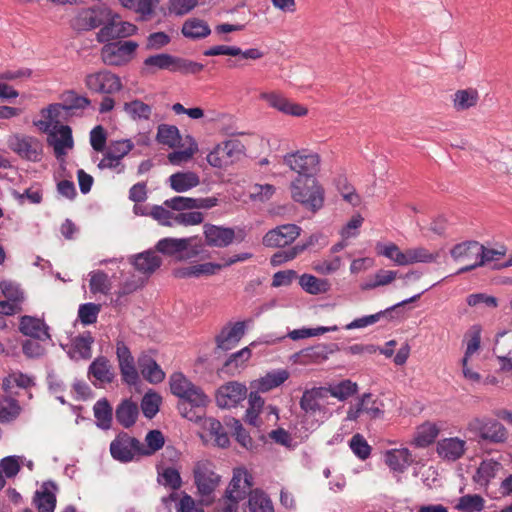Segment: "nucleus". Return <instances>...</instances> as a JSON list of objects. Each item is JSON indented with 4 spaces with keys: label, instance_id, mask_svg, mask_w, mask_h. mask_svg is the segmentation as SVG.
<instances>
[{
    "label": "nucleus",
    "instance_id": "37998d69",
    "mask_svg": "<svg viewBox=\"0 0 512 512\" xmlns=\"http://www.w3.org/2000/svg\"><path fill=\"white\" fill-rule=\"evenodd\" d=\"M89 276V288L92 294L100 293L108 295L110 293L112 289V282L105 272L101 270L92 271Z\"/></svg>",
    "mask_w": 512,
    "mask_h": 512
},
{
    "label": "nucleus",
    "instance_id": "c85d7f7f",
    "mask_svg": "<svg viewBox=\"0 0 512 512\" xmlns=\"http://www.w3.org/2000/svg\"><path fill=\"white\" fill-rule=\"evenodd\" d=\"M63 112H67L64 106L60 103L50 104L46 109L41 111L42 120H39L36 125L43 131L47 132L51 127L58 128L62 118Z\"/></svg>",
    "mask_w": 512,
    "mask_h": 512
},
{
    "label": "nucleus",
    "instance_id": "58836bf2",
    "mask_svg": "<svg viewBox=\"0 0 512 512\" xmlns=\"http://www.w3.org/2000/svg\"><path fill=\"white\" fill-rule=\"evenodd\" d=\"M439 428L434 423H424L418 427L412 444L419 448H425L431 445L439 434Z\"/></svg>",
    "mask_w": 512,
    "mask_h": 512
},
{
    "label": "nucleus",
    "instance_id": "bf43d9fd",
    "mask_svg": "<svg viewBox=\"0 0 512 512\" xmlns=\"http://www.w3.org/2000/svg\"><path fill=\"white\" fill-rule=\"evenodd\" d=\"M358 404L362 413L368 414L371 418H379L383 415L378 401L370 393L364 394Z\"/></svg>",
    "mask_w": 512,
    "mask_h": 512
},
{
    "label": "nucleus",
    "instance_id": "1a4fd4ad",
    "mask_svg": "<svg viewBox=\"0 0 512 512\" xmlns=\"http://www.w3.org/2000/svg\"><path fill=\"white\" fill-rule=\"evenodd\" d=\"M84 83L88 90L99 94H113L122 89L120 77L106 69L88 74Z\"/></svg>",
    "mask_w": 512,
    "mask_h": 512
},
{
    "label": "nucleus",
    "instance_id": "423d86ee",
    "mask_svg": "<svg viewBox=\"0 0 512 512\" xmlns=\"http://www.w3.org/2000/svg\"><path fill=\"white\" fill-rule=\"evenodd\" d=\"M194 241V237H167L157 242L156 250L164 255L176 257L178 260H188L200 253L199 247L193 244Z\"/></svg>",
    "mask_w": 512,
    "mask_h": 512
},
{
    "label": "nucleus",
    "instance_id": "e433bc0d",
    "mask_svg": "<svg viewBox=\"0 0 512 512\" xmlns=\"http://www.w3.org/2000/svg\"><path fill=\"white\" fill-rule=\"evenodd\" d=\"M289 378V372L285 369L268 372L255 382V387L261 392H268L279 387Z\"/></svg>",
    "mask_w": 512,
    "mask_h": 512
},
{
    "label": "nucleus",
    "instance_id": "7ed1b4c3",
    "mask_svg": "<svg viewBox=\"0 0 512 512\" xmlns=\"http://www.w3.org/2000/svg\"><path fill=\"white\" fill-rule=\"evenodd\" d=\"M178 398L177 407L184 418L194 422L202 419L205 413L204 408L209 403V398L200 387L192 385Z\"/></svg>",
    "mask_w": 512,
    "mask_h": 512
},
{
    "label": "nucleus",
    "instance_id": "69168bd1",
    "mask_svg": "<svg viewBox=\"0 0 512 512\" xmlns=\"http://www.w3.org/2000/svg\"><path fill=\"white\" fill-rule=\"evenodd\" d=\"M162 485L177 490L182 485V480L178 470L172 467L165 468L158 478Z\"/></svg>",
    "mask_w": 512,
    "mask_h": 512
},
{
    "label": "nucleus",
    "instance_id": "c03bdc74",
    "mask_svg": "<svg viewBox=\"0 0 512 512\" xmlns=\"http://www.w3.org/2000/svg\"><path fill=\"white\" fill-rule=\"evenodd\" d=\"M94 417L97 420V426L101 429H109L112 423V407L107 399L102 398L98 400L94 407Z\"/></svg>",
    "mask_w": 512,
    "mask_h": 512
},
{
    "label": "nucleus",
    "instance_id": "c756f323",
    "mask_svg": "<svg viewBox=\"0 0 512 512\" xmlns=\"http://www.w3.org/2000/svg\"><path fill=\"white\" fill-rule=\"evenodd\" d=\"M120 4L134 11L143 21L150 20L155 14L159 0H119Z\"/></svg>",
    "mask_w": 512,
    "mask_h": 512
},
{
    "label": "nucleus",
    "instance_id": "4d7b16f0",
    "mask_svg": "<svg viewBox=\"0 0 512 512\" xmlns=\"http://www.w3.org/2000/svg\"><path fill=\"white\" fill-rule=\"evenodd\" d=\"M35 503L39 512H54L56 496L44 486L42 491L36 492Z\"/></svg>",
    "mask_w": 512,
    "mask_h": 512
},
{
    "label": "nucleus",
    "instance_id": "79ce46f5",
    "mask_svg": "<svg viewBox=\"0 0 512 512\" xmlns=\"http://www.w3.org/2000/svg\"><path fill=\"white\" fill-rule=\"evenodd\" d=\"M479 94L476 89L468 88L458 90L454 94L453 105L457 111H464L477 105Z\"/></svg>",
    "mask_w": 512,
    "mask_h": 512
},
{
    "label": "nucleus",
    "instance_id": "0e129e2a",
    "mask_svg": "<svg viewBox=\"0 0 512 512\" xmlns=\"http://www.w3.org/2000/svg\"><path fill=\"white\" fill-rule=\"evenodd\" d=\"M500 464L496 461H483L477 469V481L481 484H487L494 478L499 470Z\"/></svg>",
    "mask_w": 512,
    "mask_h": 512
},
{
    "label": "nucleus",
    "instance_id": "2f4dec72",
    "mask_svg": "<svg viewBox=\"0 0 512 512\" xmlns=\"http://www.w3.org/2000/svg\"><path fill=\"white\" fill-rule=\"evenodd\" d=\"M89 374L101 383H111L115 377L114 368L105 357H98L90 364Z\"/></svg>",
    "mask_w": 512,
    "mask_h": 512
},
{
    "label": "nucleus",
    "instance_id": "cd10ccee",
    "mask_svg": "<svg viewBox=\"0 0 512 512\" xmlns=\"http://www.w3.org/2000/svg\"><path fill=\"white\" fill-rule=\"evenodd\" d=\"M132 264L138 272L150 275L161 266L162 259L156 251L148 250L135 255Z\"/></svg>",
    "mask_w": 512,
    "mask_h": 512
},
{
    "label": "nucleus",
    "instance_id": "2eb2a0df",
    "mask_svg": "<svg viewBox=\"0 0 512 512\" xmlns=\"http://www.w3.org/2000/svg\"><path fill=\"white\" fill-rule=\"evenodd\" d=\"M259 97L261 100L265 101L271 108H274L279 112H282L287 115L302 117L308 113L306 107L291 102L280 92H262Z\"/></svg>",
    "mask_w": 512,
    "mask_h": 512
},
{
    "label": "nucleus",
    "instance_id": "09e8293b",
    "mask_svg": "<svg viewBox=\"0 0 512 512\" xmlns=\"http://www.w3.org/2000/svg\"><path fill=\"white\" fill-rule=\"evenodd\" d=\"M358 391V385L351 380H343L336 385L327 388V396L331 395L340 401L347 400L349 397L356 394Z\"/></svg>",
    "mask_w": 512,
    "mask_h": 512
},
{
    "label": "nucleus",
    "instance_id": "a878e982",
    "mask_svg": "<svg viewBox=\"0 0 512 512\" xmlns=\"http://www.w3.org/2000/svg\"><path fill=\"white\" fill-rule=\"evenodd\" d=\"M413 462L412 453L407 448L392 449L385 454V463L394 472L403 473Z\"/></svg>",
    "mask_w": 512,
    "mask_h": 512
},
{
    "label": "nucleus",
    "instance_id": "7c9ffc66",
    "mask_svg": "<svg viewBox=\"0 0 512 512\" xmlns=\"http://www.w3.org/2000/svg\"><path fill=\"white\" fill-rule=\"evenodd\" d=\"M94 338L90 332H85L72 341L69 351L70 357L73 359H89L92 356V344Z\"/></svg>",
    "mask_w": 512,
    "mask_h": 512
},
{
    "label": "nucleus",
    "instance_id": "dca6fc26",
    "mask_svg": "<svg viewBox=\"0 0 512 512\" xmlns=\"http://www.w3.org/2000/svg\"><path fill=\"white\" fill-rule=\"evenodd\" d=\"M246 397V386L239 382L231 381L219 387L216 394V402L221 408H232L245 400Z\"/></svg>",
    "mask_w": 512,
    "mask_h": 512
},
{
    "label": "nucleus",
    "instance_id": "13d9d810",
    "mask_svg": "<svg viewBox=\"0 0 512 512\" xmlns=\"http://www.w3.org/2000/svg\"><path fill=\"white\" fill-rule=\"evenodd\" d=\"M163 206L154 205L149 210V216H151L154 220L158 221L159 224L163 226L172 227L175 225L174 218L176 214L171 212L164 203Z\"/></svg>",
    "mask_w": 512,
    "mask_h": 512
},
{
    "label": "nucleus",
    "instance_id": "f8f14e48",
    "mask_svg": "<svg viewBox=\"0 0 512 512\" xmlns=\"http://www.w3.org/2000/svg\"><path fill=\"white\" fill-rule=\"evenodd\" d=\"M481 253L482 244L477 241H466L455 245L450 251L451 257L456 262L465 263V266L461 267L457 274H462L479 267V264H475V262H478Z\"/></svg>",
    "mask_w": 512,
    "mask_h": 512
},
{
    "label": "nucleus",
    "instance_id": "ea45409f",
    "mask_svg": "<svg viewBox=\"0 0 512 512\" xmlns=\"http://www.w3.org/2000/svg\"><path fill=\"white\" fill-rule=\"evenodd\" d=\"M301 288L312 295L326 293L330 289V283L327 279H320L311 274H303L299 278Z\"/></svg>",
    "mask_w": 512,
    "mask_h": 512
},
{
    "label": "nucleus",
    "instance_id": "774afa93",
    "mask_svg": "<svg viewBox=\"0 0 512 512\" xmlns=\"http://www.w3.org/2000/svg\"><path fill=\"white\" fill-rule=\"evenodd\" d=\"M161 398L156 393H147L142 399L141 408L145 417L153 418L158 410Z\"/></svg>",
    "mask_w": 512,
    "mask_h": 512
},
{
    "label": "nucleus",
    "instance_id": "a211bd4d",
    "mask_svg": "<svg viewBox=\"0 0 512 512\" xmlns=\"http://www.w3.org/2000/svg\"><path fill=\"white\" fill-rule=\"evenodd\" d=\"M116 355L122 380L129 385L135 384L138 380V372L135 367L134 358L122 340H118L116 343Z\"/></svg>",
    "mask_w": 512,
    "mask_h": 512
},
{
    "label": "nucleus",
    "instance_id": "a18cd8bd",
    "mask_svg": "<svg viewBox=\"0 0 512 512\" xmlns=\"http://www.w3.org/2000/svg\"><path fill=\"white\" fill-rule=\"evenodd\" d=\"M119 15L111 10V16L105 19L103 27L97 33V41L100 43L110 42L113 39L120 38L119 30L116 26V20Z\"/></svg>",
    "mask_w": 512,
    "mask_h": 512
},
{
    "label": "nucleus",
    "instance_id": "e2e57ef3",
    "mask_svg": "<svg viewBox=\"0 0 512 512\" xmlns=\"http://www.w3.org/2000/svg\"><path fill=\"white\" fill-rule=\"evenodd\" d=\"M64 103L62 104L66 111L74 109H85L91 104L89 98L78 95L74 91H68L64 94Z\"/></svg>",
    "mask_w": 512,
    "mask_h": 512
},
{
    "label": "nucleus",
    "instance_id": "9b49d317",
    "mask_svg": "<svg viewBox=\"0 0 512 512\" xmlns=\"http://www.w3.org/2000/svg\"><path fill=\"white\" fill-rule=\"evenodd\" d=\"M141 442L125 432L119 433L110 444L111 456L122 463L131 462L141 456Z\"/></svg>",
    "mask_w": 512,
    "mask_h": 512
},
{
    "label": "nucleus",
    "instance_id": "c9c22d12",
    "mask_svg": "<svg viewBox=\"0 0 512 512\" xmlns=\"http://www.w3.org/2000/svg\"><path fill=\"white\" fill-rule=\"evenodd\" d=\"M181 32L186 38L196 40L210 35L211 29L206 21L198 18H189L184 22Z\"/></svg>",
    "mask_w": 512,
    "mask_h": 512
},
{
    "label": "nucleus",
    "instance_id": "6e6d98bb",
    "mask_svg": "<svg viewBox=\"0 0 512 512\" xmlns=\"http://www.w3.org/2000/svg\"><path fill=\"white\" fill-rule=\"evenodd\" d=\"M376 250L378 255L384 256L385 258L391 260L398 266H403V256L404 251H402L398 245L393 242H389L387 244L378 243L376 245Z\"/></svg>",
    "mask_w": 512,
    "mask_h": 512
},
{
    "label": "nucleus",
    "instance_id": "5701e85b",
    "mask_svg": "<svg viewBox=\"0 0 512 512\" xmlns=\"http://www.w3.org/2000/svg\"><path fill=\"white\" fill-rule=\"evenodd\" d=\"M217 202L218 200L215 197L197 199L191 197L176 196L170 199H166L164 204L168 208H171V210L184 211L197 208L209 209L216 206Z\"/></svg>",
    "mask_w": 512,
    "mask_h": 512
},
{
    "label": "nucleus",
    "instance_id": "f3484780",
    "mask_svg": "<svg viewBox=\"0 0 512 512\" xmlns=\"http://www.w3.org/2000/svg\"><path fill=\"white\" fill-rule=\"evenodd\" d=\"M301 228L295 224H285L268 231L263 237L266 247H284L291 244L299 235Z\"/></svg>",
    "mask_w": 512,
    "mask_h": 512
},
{
    "label": "nucleus",
    "instance_id": "864d4df0",
    "mask_svg": "<svg viewBox=\"0 0 512 512\" xmlns=\"http://www.w3.org/2000/svg\"><path fill=\"white\" fill-rule=\"evenodd\" d=\"M312 244L313 237H310V240L305 244H297L291 248L275 253L271 259V262L273 265H280L286 261L293 260Z\"/></svg>",
    "mask_w": 512,
    "mask_h": 512
},
{
    "label": "nucleus",
    "instance_id": "49530a36",
    "mask_svg": "<svg viewBox=\"0 0 512 512\" xmlns=\"http://www.w3.org/2000/svg\"><path fill=\"white\" fill-rule=\"evenodd\" d=\"M19 402L11 397L0 399V423H9L14 421L21 413Z\"/></svg>",
    "mask_w": 512,
    "mask_h": 512
},
{
    "label": "nucleus",
    "instance_id": "052dcab7",
    "mask_svg": "<svg viewBox=\"0 0 512 512\" xmlns=\"http://www.w3.org/2000/svg\"><path fill=\"white\" fill-rule=\"evenodd\" d=\"M134 148V143L130 139H122L117 141H111L106 151L109 155H112L119 160H122L128 155Z\"/></svg>",
    "mask_w": 512,
    "mask_h": 512
},
{
    "label": "nucleus",
    "instance_id": "6e6552de",
    "mask_svg": "<svg viewBox=\"0 0 512 512\" xmlns=\"http://www.w3.org/2000/svg\"><path fill=\"white\" fill-rule=\"evenodd\" d=\"M109 16L111 9L105 5L83 8L71 20V27L76 31H89L100 27Z\"/></svg>",
    "mask_w": 512,
    "mask_h": 512
},
{
    "label": "nucleus",
    "instance_id": "3c124183",
    "mask_svg": "<svg viewBox=\"0 0 512 512\" xmlns=\"http://www.w3.org/2000/svg\"><path fill=\"white\" fill-rule=\"evenodd\" d=\"M204 426L209 431L211 437L214 438L217 446L225 448L229 445V437L220 421L214 418H208L205 420Z\"/></svg>",
    "mask_w": 512,
    "mask_h": 512
},
{
    "label": "nucleus",
    "instance_id": "412c9836",
    "mask_svg": "<svg viewBox=\"0 0 512 512\" xmlns=\"http://www.w3.org/2000/svg\"><path fill=\"white\" fill-rule=\"evenodd\" d=\"M48 142L53 147L56 158H62L67 150L74 147L72 129L68 125H59L49 133Z\"/></svg>",
    "mask_w": 512,
    "mask_h": 512
},
{
    "label": "nucleus",
    "instance_id": "5fc2aeb1",
    "mask_svg": "<svg viewBox=\"0 0 512 512\" xmlns=\"http://www.w3.org/2000/svg\"><path fill=\"white\" fill-rule=\"evenodd\" d=\"M157 141L169 147H174L180 142L179 130L176 126L161 124L157 130Z\"/></svg>",
    "mask_w": 512,
    "mask_h": 512
},
{
    "label": "nucleus",
    "instance_id": "6ab92c4d",
    "mask_svg": "<svg viewBox=\"0 0 512 512\" xmlns=\"http://www.w3.org/2000/svg\"><path fill=\"white\" fill-rule=\"evenodd\" d=\"M252 486V475L245 468H235L226 493L230 494V497L243 500L247 495L250 497V493L254 491Z\"/></svg>",
    "mask_w": 512,
    "mask_h": 512
},
{
    "label": "nucleus",
    "instance_id": "4468645a",
    "mask_svg": "<svg viewBox=\"0 0 512 512\" xmlns=\"http://www.w3.org/2000/svg\"><path fill=\"white\" fill-rule=\"evenodd\" d=\"M194 481L201 496H210L219 484V476L209 461H199L194 467Z\"/></svg>",
    "mask_w": 512,
    "mask_h": 512
},
{
    "label": "nucleus",
    "instance_id": "f257e3e1",
    "mask_svg": "<svg viewBox=\"0 0 512 512\" xmlns=\"http://www.w3.org/2000/svg\"><path fill=\"white\" fill-rule=\"evenodd\" d=\"M292 199L311 212H317L324 205V189L315 177L297 176L290 183Z\"/></svg>",
    "mask_w": 512,
    "mask_h": 512
},
{
    "label": "nucleus",
    "instance_id": "39448f33",
    "mask_svg": "<svg viewBox=\"0 0 512 512\" xmlns=\"http://www.w3.org/2000/svg\"><path fill=\"white\" fill-rule=\"evenodd\" d=\"M467 429L477 433L481 441L492 444L504 443L508 438V431L499 421L475 417L467 424Z\"/></svg>",
    "mask_w": 512,
    "mask_h": 512
},
{
    "label": "nucleus",
    "instance_id": "473e14b6",
    "mask_svg": "<svg viewBox=\"0 0 512 512\" xmlns=\"http://www.w3.org/2000/svg\"><path fill=\"white\" fill-rule=\"evenodd\" d=\"M507 334V331L497 333L496 349L500 352L497 355L498 370L499 374H504L506 377H512V349H507L500 341Z\"/></svg>",
    "mask_w": 512,
    "mask_h": 512
},
{
    "label": "nucleus",
    "instance_id": "9d476101",
    "mask_svg": "<svg viewBox=\"0 0 512 512\" xmlns=\"http://www.w3.org/2000/svg\"><path fill=\"white\" fill-rule=\"evenodd\" d=\"M243 145L238 140H228L218 144L208 155V163L216 168H226L239 159Z\"/></svg>",
    "mask_w": 512,
    "mask_h": 512
},
{
    "label": "nucleus",
    "instance_id": "de8ad7c7",
    "mask_svg": "<svg viewBox=\"0 0 512 512\" xmlns=\"http://www.w3.org/2000/svg\"><path fill=\"white\" fill-rule=\"evenodd\" d=\"M165 440L161 431L151 430L145 437V444L141 443V456H151L164 446Z\"/></svg>",
    "mask_w": 512,
    "mask_h": 512
},
{
    "label": "nucleus",
    "instance_id": "680f3d73",
    "mask_svg": "<svg viewBox=\"0 0 512 512\" xmlns=\"http://www.w3.org/2000/svg\"><path fill=\"white\" fill-rule=\"evenodd\" d=\"M101 306L95 303H85L80 305L78 318L84 325L94 324L97 321Z\"/></svg>",
    "mask_w": 512,
    "mask_h": 512
},
{
    "label": "nucleus",
    "instance_id": "72a5a7b5",
    "mask_svg": "<svg viewBox=\"0 0 512 512\" xmlns=\"http://www.w3.org/2000/svg\"><path fill=\"white\" fill-rule=\"evenodd\" d=\"M138 413L137 404L126 399L117 406L115 417L119 424L125 428H129L136 422Z\"/></svg>",
    "mask_w": 512,
    "mask_h": 512
},
{
    "label": "nucleus",
    "instance_id": "ddd939ff",
    "mask_svg": "<svg viewBox=\"0 0 512 512\" xmlns=\"http://www.w3.org/2000/svg\"><path fill=\"white\" fill-rule=\"evenodd\" d=\"M9 148L21 158L29 161H39L43 152L41 142L27 135H12L8 139Z\"/></svg>",
    "mask_w": 512,
    "mask_h": 512
},
{
    "label": "nucleus",
    "instance_id": "a19ab883",
    "mask_svg": "<svg viewBox=\"0 0 512 512\" xmlns=\"http://www.w3.org/2000/svg\"><path fill=\"white\" fill-rule=\"evenodd\" d=\"M248 512H274V506L265 492L255 489L248 498Z\"/></svg>",
    "mask_w": 512,
    "mask_h": 512
},
{
    "label": "nucleus",
    "instance_id": "b1692460",
    "mask_svg": "<svg viewBox=\"0 0 512 512\" xmlns=\"http://www.w3.org/2000/svg\"><path fill=\"white\" fill-rule=\"evenodd\" d=\"M466 441L458 437L444 438L437 443V454L444 460L456 461L466 451Z\"/></svg>",
    "mask_w": 512,
    "mask_h": 512
},
{
    "label": "nucleus",
    "instance_id": "0eeeda50",
    "mask_svg": "<svg viewBox=\"0 0 512 512\" xmlns=\"http://www.w3.org/2000/svg\"><path fill=\"white\" fill-rule=\"evenodd\" d=\"M138 48L134 41H115L106 43L101 48V59L108 66H122L130 62Z\"/></svg>",
    "mask_w": 512,
    "mask_h": 512
},
{
    "label": "nucleus",
    "instance_id": "f704fd0d",
    "mask_svg": "<svg viewBox=\"0 0 512 512\" xmlns=\"http://www.w3.org/2000/svg\"><path fill=\"white\" fill-rule=\"evenodd\" d=\"M138 365L143 377L151 383H159L165 378V373L150 356L143 355L139 357Z\"/></svg>",
    "mask_w": 512,
    "mask_h": 512
},
{
    "label": "nucleus",
    "instance_id": "4c0bfd02",
    "mask_svg": "<svg viewBox=\"0 0 512 512\" xmlns=\"http://www.w3.org/2000/svg\"><path fill=\"white\" fill-rule=\"evenodd\" d=\"M170 186L176 192H185L199 185L200 180L194 172H178L169 177Z\"/></svg>",
    "mask_w": 512,
    "mask_h": 512
},
{
    "label": "nucleus",
    "instance_id": "aec40b11",
    "mask_svg": "<svg viewBox=\"0 0 512 512\" xmlns=\"http://www.w3.org/2000/svg\"><path fill=\"white\" fill-rule=\"evenodd\" d=\"M245 333V322L239 321L224 326L216 336L217 348L223 351L233 349Z\"/></svg>",
    "mask_w": 512,
    "mask_h": 512
},
{
    "label": "nucleus",
    "instance_id": "bb28decb",
    "mask_svg": "<svg viewBox=\"0 0 512 512\" xmlns=\"http://www.w3.org/2000/svg\"><path fill=\"white\" fill-rule=\"evenodd\" d=\"M19 330L22 334L37 340L44 341L50 338L44 322L31 316L21 317Z\"/></svg>",
    "mask_w": 512,
    "mask_h": 512
},
{
    "label": "nucleus",
    "instance_id": "4be33fe9",
    "mask_svg": "<svg viewBox=\"0 0 512 512\" xmlns=\"http://www.w3.org/2000/svg\"><path fill=\"white\" fill-rule=\"evenodd\" d=\"M203 229L206 244L211 247H227L235 238V231L233 228L205 224Z\"/></svg>",
    "mask_w": 512,
    "mask_h": 512
},
{
    "label": "nucleus",
    "instance_id": "338daca9",
    "mask_svg": "<svg viewBox=\"0 0 512 512\" xmlns=\"http://www.w3.org/2000/svg\"><path fill=\"white\" fill-rule=\"evenodd\" d=\"M350 448L361 460H366L371 453V447L360 434H355L350 440Z\"/></svg>",
    "mask_w": 512,
    "mask_h": 512
},
{
    "label": "nucleus",
    "instance_id": "f03ea898",
    "mask_svg": "<svg viewBox=\"0 0 512 512\" xmlns=\"http://www.w3.org/2000/svg\"><path fill=\"white\" fill-rule=\"evenodd\" d=\"M144 66L149 70V72L154 73L153 68L160 70H168L173 73H181V74H197L204 69V66L201 63L173 56L167 53L156 54L147 57L144 60Z\"/></svg>",
    "mask_w": 512,
    "mask_h": 512
},
{
    "label": "nucleus",
    "instance_id": "20e7f679",
    "mask_svg": "<svg viewBox=\"0 0 512 512\" xmlns=\"http://www.w3.org/2000/svg\"><path fill=\"white\" fill-rule=\"evenodd\" d=\"M283 163L298 176L315 177L319 171L320 157L317 153L301 149L284 155Z\"/></svg>",
    "mask_w": 512,
    "mask_h": 512
},
{
    "label": "nucleus",
    "instance_id": "8fccbe9b",
    "mask_svg": "<svg viewBox=\"0 0 512 512\" xmlns=\"http://www.w3.org/2000/svg\"><path fill=\"white\" fill-rule=\"evenodd\" d=\"M123 109L133 120H149L152 114L151 106L138 99L126 102Z\"/></svg>",
    "mask_w": 512,
    "mask_h": 512
},
{
    "label": "nucleus",
    "instance_id": "603ef678",
    "mask_svg": "<svg viewBox=\"0 0 512 512\" xmlns=\"http://www.w3.org/2000/svg\"><path fill=\"white\" fill-rule=\"evenodd\" d=\"M485 501L478 494H468L460 497L455 509L461 512H480L484 509Z\"/></svg>",
    "mask_w": 512,
    "mask_h": 512
},
{
    "label": "nucleus",
    "instance_id": "393cba45",
    "mask_svg": "<svg viewBox=\"0 0 512 512\" xmlns=\"http://www.w3.org/2000/svg\"><path fill=\"white\" fill-rule=\"evenodd\" d=\"M327 398L326 387H314L303 392L300 408L307 414H315L322 410L321 400Z\"/></svg>",
    "mask_w": 512,
    "mask_h": 512
}]
</instances>
